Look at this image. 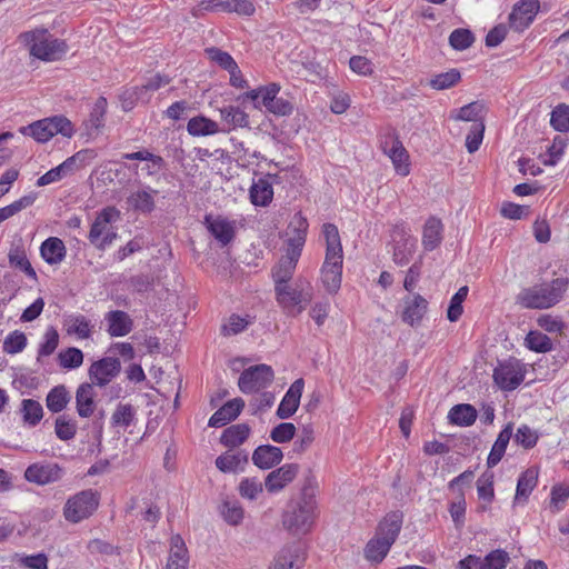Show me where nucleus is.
Segmentation results:
<instances>
[{
    "instance_id": "nucleus-1",
    "label": "nucleus",
    "mask_w": 569,
    "mask_h": 569,
    "mask_svg": "<svg viewBox=\"0 0 569 569\" xmlns=\"http://www.w3.org/2000/svg\"><path fill=\"white\" fill-rule=\"evenodd\" d=\"M322 232L326 239V258L321 269V279L329 293H336L341 286L342 277V247L338 228L332 223H325Z\"/></svg>"
},
{
    "instance_id": "nucleus-2",
    "label": "nucleus",
    "mask_w": 569,
    "mask_h": 569,
    "mask_svg": "<svg viewBox=\"0 0 569 569\" xmlns=\"http://www.w3.org/2000/svg\"><path fill=\"white\" fill-rule=\"evenodd\" d=\"M403 522V515L400 511H392L379 522L376 535L371 538L366 548V559L373 562H381L388 555L391 546L396 542Z\"/></svg>"
},
{
    "instance_id": "nucleus-3",
    "label": "nucleus",
    "mask_w": 569,
    "mask_h": 569,
    "mask_svg": "<svg viewBox=\"0 0 569 569\" xmlns=\"http://www.w3.org/2000/svg\"><path fill=\"white\" fill-rule=\"evenodd\" d=\"M317 501L315 490L305 487L300 500L282 516L283 527L293 535H306L310 531L316 519Z\"/></svg>"
},
{
    "instance_id": "nucleus-4",
    "label": "nucleus",
    "mask_w": 569,
    "mask_h": 569,
    "mask_svg": "<svg viewBox=\"0 0 569 569\" xmlns=\"http://www.w3.org/2000/svg\"><path fill=\"white\" fill-rule=\"evenodd\" d=\"M568 281L563 278L553 279L550 283L523 289L517 300L530 309H547L558 303L566 291Z\"/></svg>"
},
{
    "instance_id": "nucleus-5",
    "label": "nucleus",
    "mask_w": 569,
    "mask_h": 569,
    "mask_svg": "<svg viewBox=\"0 0 569 569\" xmlns=\"http://www.w3.org/2000/svg\"><path fill=\"white\" fill-rule=\"evenodd\" d=\"M23 38L30 47V53L44 61L59 60L68 51V46L63 40L54 38L44 29L27 32Z\"/></svg>"
},
{
    "instance_id": "nucleus-6",
    "label": "nucleus",
    "mask_w": 569,
    "mask_h": 569,
    "mask_svg": "<svg viewBox=\"0 0 569 569\" xmlns=\"http://www.w3.org/2000/svg\"><path fill=\"white\" fill-rule=\"evenodd\" d=\"M19 132L23 136L32 137L37 142L44 143L58 133L71 138L74 130L68 118L64 116H54L21 127Z\"/></svg>"
},
{
    "instance_id": "nucleus-7",
    "label": "nucleus",
    "mask_w": 569,
    "mask_h": 569,
    "mask_svg": "<svg viewBox=\"0 0 569 569\" xmlns=\"http://www.w3.org/2000/svg\"><path fill=\"white\" fill-rule=\"evenodd\" d=\"M120 217V211L116 207L103 208L91 224L89 241L98 249L103 250L110 246L117 238V232L111 227V222Z\"/></svg>"
},
{
    "instance_id": "nucleus-8",
    "label": "nucleus",
    "mask_w": 569,
    "mask_h": 569,
    "mask_svg": "<svg viewBox=\"0 0 569 569\" xmlns=\"http://www.w3.org/2000/svg\"><path fill=\"white\" fill-rule=\"evenodd\" d=\"M278 303L290 315H299L303 311L305 305L312 299L311 289H305L302 284L296 283L291 287L288 283L274 286Z\"/></svg>"
},
{
    "instance_id": "nucleus-9",
    "label": "nucleus",
    "mask_w": 569,
    "mask_h": 569,
    "mask_svg": "<svg viewBox=\"0 0 569 569\" xmlns=\"http://www.w3.org/2000/svg\"><path fill=\"white\" fill-rule=\"evenodd\" d=\"M274 373L268 365H256L244 369L238 380L243 393H254L266 389L273 381Z\"/></svg>"
},
{
    "instance_id": "nucleus-10",
    "label": "nucleus",
    "mask_w": 569,
    "mask_h": 569,
    "mask_svg": "<svg viewBox=\"0 0 569 569\" xmlns=\"http://www.w3.org/2000/svg\"><path fill=\"white\" fill-rule=\"evenodd\" d=\"M526 369L523 363L516 358L500 362L493 370L496 385L506 391L517 389L525 379Z\"/></svg>"
},
{
    "instance_id": "nucleus-11",
    "label": "nucleus",
    "mask_w": 569,
    "mask_h": 569,
    "mask_svg": "<svg viewBox=\"0 0 569 569\" xmlns=\"http://www.w3.org/2000/svg\"><path fill=\"white\" fill-rule=\"evenodd\" d=\"M98 507V498L91 490L81 491L70 498L64 506V517L71 522H79L89 516Z\"/></svg>"
},
{
    "instance_id": "nucleus-12",
    "label": "nucleus",
    "mask_w": 569,
    "mask_h": 569,
    "mask_svg": "<svg viewBox=\"0 0 569 569\" xmlns=\"http://www.w3.org/2000/svg\"><path fill=\"white\" fill-rule=\"evenodd\" d=\"M540 9L539 0H520L509 14V24L515 31L521 32L535 20Z\"/></svg>"
},
{
    "instance_id": "nucleus-13",
    "label": "nucleus",
    "mask_w": 569,
    "mask_h": 569,
    "mask_svg": "<svg viewBox=\"0 0 569 569\" xmlns=\"http://www.w3.org/2000/svg\"><path fill=\"white\" fill-rule=\"evenodd\" d=\"M121 370L119 359L107 357L93 362L89 368V378L92 386L104 387L114 379Z\"/></svg>"
},
{
    "instance_id": "nucleus-14",
    "label": "nucleus",
    "mask_w": 569,
    "mask_h": 569,
    "mask_svg": "<svg viewBox=\"0 0 569 569\" xmlns=\"http://www.w3.org/2000/svg\"><path fill=\"white\" fill-rule=\"evenodd\" d=\"M300 243L301 241L298 239L293 248H287L286 254L281 257L278 264L272 269L274 286L288 283L291 280L301 256Z\"/></svg>"
},
{
    "instance_id": "nucleus-15",
    "label": "nucleus",
    "mask_w": 569,
    "mask_h": 569,
    "mask_svg": "<svg viewBox=\"0 0 569 569\" xmlns=\"http://www.w3.org/2000/svg\"><path fill=\"white\" fill-rule=\"evenodd\" d=\"M62 477V469L58 463H32L24 471V478L29 482L40 486L56 482Z\"/></svg>"
},
{
    "instance_id": "nucleus-16",
    "label": "nucleus",
    "mask_w": 569,
    "mask_h": 569,
    "mask_svg": "<svg viewBox=\"0 0 569 569\" xmlns=\"http://www.w3.org/2000/svg\"><path fill=\"white\" fill-rule=\"evenodd\" d=\"M299 471L297 463H287L271 471L264 480L268 492L276 493L282 490L287 485L293 481Z\"/></svg>"
},
{
    "instance_id": "nucleus-17",
    "label": "nucleus",
    "mask_w": 569,
    "mask_h": 569,
    "mask_svg": "<svg viewBox=\"0 0 569 569\" xmlns=\"http://www.w3.org/2000/svg\"><path fill=\"white\" fill-rule=\"evenodd\" d=\"M383 151L391 159L395 170L400 176H408L410 172L409 154L398 138L386 141Z\"/></svg>"
},
{
    "instance_id": "nucleus-18",
    "label": "nucleus",
    "mask_w": 569,
    "mask_h": 569,
    "mask_svg": "<svg viewBox=\"0 0 569 569\" xmlns=\"http://www.w3.org/2000/svg\"><path fill=\"white\" fill-rule=\"evenodd\" d=\"M302 390L303 380L297 379L290 386L277 409V416L280 419H288L297 411L300 403Z\"/></svg>"
},
{
    "instance_id": "nucleus-19",
    "label": "nucleus",
    "mask_w": 569,
    "mask_h": 569,
    "mask_svg": "<svg viewBox=\"0 0 569 569\" xmlns=\"http://www.w3.org/2000/svg\"><path fill=\"white\" fill-rule=\"evenodd\" d=\"M244 407V401L241 398H234L226 402L219 408L209 419V427L218 428L234 420Z\"/></svg>"
},
{
    "instance_id": "nucleus-20",
    "label": "nucleus",
    "mask_w": 569,
    "mask_h": 569,
    "mask_svg": "<svg viewBox=\"0 0 569 569\" xmlns=\"http://www.w3.org/2000/svg\"><path fill=\"white\" fill-rule=\"evenodd\" d=\"M204 224L207 226L210 233L221 243V246H227L234 238L233 224L224 218H212L211 216H206Z\"/></svg>"
},
{
    "instance_id": "nucleus-21",
    "label": "nucleus",
    "mask_w": 569,
    "mask_h": 569,
    "mask_svg": "<svg viewBox=\"0 0 569 569\" xmlns=\"http://www.w3.org/2000/svg\"><path fill=\"white\" fill-rule=\"evenodd\" d=\"M282 458V450L271 445L259 446L252 453V461L260 469H271L279 465Z\"/></svg>"
},
{
    "instance_id": "nucleus-22",
    "label": "nucleus",
    "mask_w": 569,
    "mask_h": 569,
    "mask_svg": "<svg viewBox=\"0 0 569 569\" xmlns=\"http://www.w3.org/2000/svg\"><path fill=\"white\" fill-rule=\"evenodd\" d=\"M96 392L91 383H81L76 392L77 412L81 418H89L96 409Z\"/></svg>"
},
{
    "instance_id": "nucleus-23",
    "label": "nucleus",
    "mask_w": 569,
    "mask_h": 569,
    "mask_svg": "<svg viewBox=\"0 0 569 569\" xmlns=\"http://www.w3.org/2000/svg\"><path fill=\"white\" fill-rule=\"evenodd\" d=\"M108 322V332L111 337H123L128 335L133 327L129 315L121 310H113L106 315Z\"/></svg>"
},
{
    "instance_id": "nucleus-24",
    "label": "nucleus",
    "mask_w": 569,
    "mask_h": 569,
    "mask_svg": "<svg viewBox=\"0 0 569 569\" xmlns=\"http://www.w3.org/2000/svg\"><path fill=\"white\" fill-rule=\"evenodd\" d=\"M300 549L296 545L284 546L274 557L270 569H299L302 560Z\"/></svg>"
},
{
    "instance_id": "nucleus-25",
    "label": "nucleus",
    "mask_w": 569,
    "mask_h": 569,
    "mask_svg": "<svg viewBox=\"0 0 569 569\" xmlns=\"http://www.w3.org/2000/svg\"><path fill=\"white\" fill-rule=\"evenodd\" d=\"M405 305L402 320L410 326L419 323L427 311L428 301L422 296L416 295L406 299Z\"/></svg>"
},
{
    "instance_id": "nucleus-26",
    "label": "nucleus",
    "mask_w": 569,
    "mask_h": 569,
    "mask_svg": "<svg viewBox=\"0 0 569 569\" xmlns=\"http://www.w3.org/2000/svg\"><path fill=\"white\" fill-rule=\"evenodd\" d=\"M170 82V79L168 77H163L160 74H156L154 77L150 78L146 84L136 88L132 91H126L123 96L128 94L130 99V103L126 102V99L123 100V108L124 110H130L133 104V100H144L148 99L143 98V94L148 91H156L160 89L161 87L168 84Z\"/></svg>"
},
{
    "instance_id": "nucleus-27",
    "label": "nucleus",
    "mask_w": 569,
    "mask_h": 569,
    "mask_svg": "<svg viewBox=\"0 0 569 569\" xmlns=\"http://www.w3.org/2000/svg\"><path fill=\"white\" fill-rule=\"evenodd\" d=\"M248 460V453L244 450L226 452L216 459V467L222 472L242 471Z\"/></svg>"
},
{
    "instance_id": "nucleus-28",
    "label": "nucleus",
    "mask_w": 569,
    "mask_h": 569,
    "mask_svg": "<svg viewBox=\"0 0 569 569\" xmlns=\"http://www.w3.org/2000/svg\"><path fill=\"white\" fill-rule=\"evenodd\" d=\"M187 131L192 137H207L221 132V129L218 122L199 114L188 121Z\"/></svg>"
},
{
    "instance_id": "nucleus-29",
    "label": "nucleus",
    "mask_w": 569,
    "mask_h": 569,
    "mask_svg": "<svg viewBox=\"0 0 569 569\" xmlns=\"http://www.w3.org/2000/svg\"><path fill=\"white\" fill-rule=\"evenodd\" d=\"M158 193L153 189H140L130 193L127 198L129 208L140 211L142 213H149L154 209L153 194Z\"/></svg>"
},
{
    "instance_id": "nucleus-30",
    "label": "nucleus",
    "mask_w": 569,
    "mask_h": 569,
    "mask_svg": "<svg viewBox=\"0 0 569 569\" xmlns=\"http://www.w3.org/2000/svg\"><path fill=\"white\" fill-rule=\"evenodd\" d=\"M66 331L70 336H77L79 339H88L91 336L93 325L83 315H70L63 320Z\"/></svg>"
},
{
    "instance_id": "nucleus-31",
    "label": "nucleus",
    "mask_w": 569,
    "mask_h": 569,
    "mask_svg": "<svg viewBox=\"0 0 569 569\" xmlns=\"http://www.w3.org/2000/svg\"><path fill=\"white\" fill-rule=\"evenodd\" d=\"M41 257L49 264H58L66 257V247L61 239L50 237L40 247Z\"/></svg>"
},
{
    "instance_id": "nucleus-32",
    "label": "nucleus",
    "mask_w": 569,
    "mask_h": 569,
    "mask_svg": "<svg viewBox=\"0 0 569 569\" xmlns=\"http://www.w3.org/2000/svg\"><path fill=\"white\" fill-rule=\"evenodd\" d=\"M188 560V551L183 539L179 535L173 536L166 569H187Z\"/></svg>"
},
{
    "instance_id": "nucleus-33",
    "label": "nucleus",
    "mask_w": 569,
    "mask_h": 569,
    "mask_svg": "<svg viewBox=\"0 0 569 569\" xmlns=\"http://www.w3.org/2000/svg\"><path fill=\"white\" fill-rule=\"evenodd\" d=\"M512 437V425L508 423L498 435L487 459V466L492 468L502 459L507 446Z\"/></svg>"
},
{
    "instance_id": "nucleus-34",
    "label": "nucleus",
    "mask_w": 569,
    "mask_h": 569,
    "mask_svg": "<svg viewBox=\"0 0 569 569\" xmlns=\"http://www.w3.org/2000/svg\"><path fill=\"white\" fill-rule=\"evenodd\" d=\"M220 116L228 126L227 129H221V132H229L236 128H246L249 124V116L239 107L227 106L220 109Z\"/></svg>"
},
{
    "instance_id": "nucleus-35",
    "label": "nucleus",
    "mask_w": 569,
    "mask_h": 569,
    "mask_svg": "<svg viewBox=\"0 0 569 569\" xmlns=\"http://www.w3.org/2000/svg\"><path fill=\"white\" fill-rule=\"evenodd\" d=\"M442 223L439 219L430 217L423 227L422 244L426 250L431 251L436 249L442 239Z\"/></svg>"
},
{
    "instance_id": "nucleus-36",
    "label": "nucleus",
    "mask_w": 569,
    "mask_h": 569,
    "mask_svg": "<svg viewBox=\"0 0 569 569\" xmlns=\"http://www.w3.org/2000/svg\"><path fill=\"white\" fill-rule=\"evenodd\" d=\"M448 419L452 425L469 427L477 419V410L469 403L456 405L450 409Z\"/></svg>"
},
{
    "instance_id": "nucleus-37",
    "label": "nucleus",
    "mask_w": 569,
    "mask_h": 569,
    "mask_svg": "<svg viewBox=\"0 0 569 569\" xmlns=\"http://www.w3.org/2000/svg\"><path fill=\"white\" fill-rule=\"evenodd\" d=\"M250 427L247 423H238L223 430L220 441L224 447L234 448L242 445L249 437Z\"/></svg>"
},
{
    "instance_id": "nucleus-38",
    "label": "nucleus",
    "mask_w": 569,
    "mask_h": 569,
    "mask_svg": "<svg viewBox=\"0 0 569 569\" xmlns=\"http://www.w3.org/2000/svg\"><path fill=\"white\" fill-rule=\"evenodd\" d=\"M8 259L11 267L21 270L31 279H37V273L27 257V252L23 246L12 247L9 250Z\"/></svg>"
},
{
    "instance_id": "nucleus-39",
    "label": "nucleus",
    "mask_w": 569,
    "mask_h": 569,
    "mask_svg": "<svg viewBox=\"0 0 569 569\" xmlns=\"http://www.w3.org/2000/svg\"><path fill=\"white\" fill-rule=\"evenodd\" d=\"M273 197L271 183L266 179H259L250 188V199L254 206L266 207Z\"/></svg>"
},
{
    "instance_id": "nucleus-40",
    "label": "nucleus",
    "mask_w": 569,
    "mask_h": 569,
    "mask_svg": "<svg viewBox=\"0 0 569 569\" xmlns=\"http://www.w3.org/2000/svg\"><path fill=\"white\" fill-rule=\"evenodd\" d=\"M70 399L71 397L66 386L59 385L49 391L47 395L46 405L51 412L58 413L67 407Z\"/></svg>"
},
{
    "instance_id": "nucleus-41",
    "label": "nucleus",
    "mask_w": 569,
    "mask_h": 569,
    "mask_svg": "<svg viewBox=\"0 0 569 569\" xmlns=\"http://www.w3.org/2000/svg\"><path fill=\"white\" fill-rule=\"evenodd\" d=\"M538 475L535 470L528 469L521 473L517 482L515 501L527 500L533 488L537 486Z\"/></svg>"
},
{
    "instance_id": "nucleus-42",
    "label": "nucleus",
    "mask_w": 569,
    "mask_h": 569,
    "mask_svg": "<svg viewBox=\"0 0 569 569\" xmlns=\"http://www.w3.org/2000/svg\"><path fill=\"white\" fill-rule=\"evenodd\" d=\"M137 410L130 403H118L111 416L113 427L128 428L136 419Z\"/></svg>"
},
{
    "instance_id": "nucleus-43",
    "label": "nucleus",
    "mask_w": 569,
    "mask_h": 569,
    "mask_svg": "<svg viewBox=\"0 0 569 569\" xmlns=\"http://www.w3.org/2000/svg\"><path fill=\"white\" fill-rule=\"evenodd\" d=\"M417 240L408 236L402 242H398L393 250V261L398 266L407 264L416 251Z\"/></svg>"
},
{
    "instance_id": "nucleus-44",
    "label": "nucleus",
    "mask_w": 569,
    "mask_h": 569,
    "mask_svg": "<svg viewBox=\"0 0 569 569\" xmlns=\"http://www.w3.org/2000/svg\"><path fill=\"white\" fill-rule=\"evenodd\" d=\"M567 147V139L561 136L555 137L552 143L547 147L546 154H541L540 158L546 166H555L563 154V150Z\"/></svg>"
},
{
    "instance_id": "nucleus-45",
    "label": "nucleus",
    "mask_w": 569,
    "mask_h": 569,
    "mask_svg": "<svg viewBox=\"0 0 569 569\" xmlns=\"http://www.w3.org/2000/svg\"><path fill=\"white\" fill-rule=\"evenodd\" d=\"M461 80V73L457 69H450L447 72L436 74L429 86L435 90H446L456 86Z\"/></svg>"
},
{
    "instance_id": "nucleus-46",
    "label": "nucleus",
    "mask_w": 569,
    "mask_h": 569,
    "mask_svg": "<svg viewBox=\"0 0 569 569\" xmlns=\"http://www.w3.org/2000/svg\"><path fill=\"white\" fill-rule=\"evenodd\" d=\"M289 229H292L295 234L288 240L287 248H293L297 244V240L301 241L299 248L300 252L302 251V247L306 242V233L308 229L307 220L301 216V213H296L292 221L289 224Z\"/></svg>"
},
{
    "instance_id": "nucleus-47",
    "label": "nucleus",
    "mask_w": 569,
    "mask_h": 569,
    "mask_svg": "<svg viewBox=\"0 0 569 569\" xmlns=\"http://www.w3.org/2000/svg\"><path fill=\"white\" fill-rule=\"evenodd\" d=\"M107 99L104 97H99L93 108L90 112L89 119L87 121V127L90 129L99 130L104 126V116L107 113Z\"/></svg>"
},
{
    "instance_id": "nucleus-48",
    "label": "nucleus",
    "mask_w": 569,
    "mask_h": 569,
    "mask_svg": "<svg viewBox=\"0 0 569 569\" xmlns=\"http://www.w3.org/2000/svg\"><path fill=\"white\" fill-rule=\"evenodd\" d=\"M36 199H37V197L34 193H29V194L21 197L18 200L13 201L11 204L1 208L0 209V223L4 220L11 218L12 216L17 214L21 210L32 206L33 202L36 201Z\"/></svg>"
},
{
    "instance_id": "nucleus-49",
    "label": "nucleus",
    "mask_w": 569,
    "mask_h": 569,
    "mask_svg": "<svg viewBox=\"0 0 569 569\" xmlns=\"http://www.w3.org/2000/svg\"><path fill=\"white\" fill-rule=\"evenodd\" d=\"M510 561L509 553L502 549H496L489 552L485 559L480 560V569H505Z\"/></svg>"
},
{
    "instance_id": "nucleus-50",
    "label": "nucleus",
    "mask_w": 569,
    "mask_h": 569,
    "mask_svg": "<svg viewBox=\"0 0 569 569\" xmlns=\"http://www.w3.org/2000/svg\"><path fill=\"white\" fill-rule=\"evenodd\" d=\"M526 346L536 352H548L552 349V342L550 338L536 330H531L526 337Z\"/></svg>"
},
{
    "instance_id": "nucleus-51",
    "label": "nucleus",
    "mask_w": 569,
    "mask_h": 569,
    "mask_svg": "<svg viewBox=\"0 0 569 569\" xmlns=\"http://www.w3.org/2000/svg\"><path fill=\"white\" fill-rule=\"evenodd\" d=\"M475 42V36L469 29H455L449 36L450 46L458 51L468 49Z\"/></svg>"
},
{
    "instance_id": "nucleus-52",
    "label": "nucleus",
    "mask_w": 569,
    "mask_h": 569,
    "mask_svg": "<svg viewBox=\"0 0 569 569\" xmlns=\"http://www.w3.org/2000/svg\"><path fill=\"white\" fill-rule=\"evenodd\" d=\"M59 365L63 369L79 368L83 362V353L80 349L70 347L58 355Z\"/></svg>"
},
{
    "instance_id": "nucleus-53",
    "label": "nucleus",
    "mask_w": 569,
    "mask_h": 569,
    "mask_svg": "<svg viewBox=\"0 0 569 569\" xmlns=\"http://www.w3.org/2000/svg\"><path fill=\"white\" fill-rule=\"evenodd\" d=\"M22 413L24 422L36 426L42 419L43 409L39 401L33 399H24L22 401Z\"/></svg>"
},
{
    "instance_id": "nucleus-54",
    "label": "nucleus",
    "mask_w": 569,
    "mask_h": 569,
    "mask_svg": "<svg viewBox=\"0 0 569 569\" xmlns=\"http://www.w3.org/2000/svg\"><path fill=\"white\" fill-rule=\"evenodd\" d=\"M493 477V472L486 471L477 480L478 497L488 503L495 498Z\"/></svg>"
},
{
    "instance_id": "nucleus-55",
    "label": "nucleus",
    "mask_w": 569,
    "mask_h": 569,
    "mask_svg": "<svg viewBox=\"0 0 569 569\" xmlns=\"http://www.w3.org/2000/svg\"><path fill=\"white\" fill-rule=\"evenodd\" d=\"M550 124L560 132L569 131V106L558 104L551 112Z\"/></svg>"
},
{
    "instance_id": "nucleus-56",
    "label": "nucleus",
    "mask_w": 569,
    "mask_h": 569,
    "mask_svg": "<svg viewBox=\"0 0 569 569\" xmlns=\"http://www.w3.org/2000/svg\"><path fill=\"white\" fill-rule=\"evenodd\" d=\"M468 295V287L463 286L459 288V290L455 293V296L451 298L449 308L447 310V317L451 322L457 321L460 316L462 315V302L467 298Z\"/></svg>"
},
{
    "instance_id": "nucleus-57",
    "label": "nucleus",
    "mask_w": 569,
    "mask_h": 569,
    "mask_svg": "<svg viewBox=\"0 0 569 569\" xmlns=\"http://www.w3.org/2000/svg\"><path fill=\"white\" fill-rule=\"evenodd\" d=\"M27 346V337L21 331H13L3 341V351L9 355L21 352Z\"/></svg>"
},
{
    "instance_id": "nucleus-58",
    "label": "nucleus",
    "mask_w": 569,
    "mask_h": 569,
    "mask_svg": "<svg viewBox=\"0 0 569 569\" xmlns=\"http://www.w3.org/2000/svg\"><path fill=\"white\" fill-rule=\"evenodd\" d=\"M483 110L485 107L481 102L473 101L460 108L455 119L462 121H472L475 123H478L480 122L479 120L481 118V113L483 112Z\"/></svg>"
},
{
    "instance_id": "nucleus-59",
    "label": "nucleus",
    "mask_w": 569,
    "mask_h": 569,
    "mask_svg": "<svg viewBox=\"0 0 569 569\" xmlns=\"http://www.w3.org/2000/svg\"><path fill=\"white\" fill-rule=\"evenodd\" d=\"M54 431L60 440L68 441L76 436L77 425L66 416H60L56 420Z\"/></svg>"
},
{
    "instance_id": "nucleus-60",
    "label": "nucleus",
    "mask_w": 569,
    "mask_h": 569,
    "mask_svg": "<svg viewBox=\"0 0 569 569\" xmlns=\"http://www.w3.org/2000/svg\"><path fill=\"white\" fill-rule=\"evenodd\" d=\"M262 490V482L257 478H243L239 483L240 496L249 500H254Z\"/></svg>"
},
{
    "instance_id": "nucleus-61",
    "label": "nucleus",
    "mask_w": 569,
    "mask_h": 569,
    "mask_svg": "<svg viewBox=\"0 0 569 569\" xmlns=\"http://www.w3.org/2000/svg\"><path fill=\"white\" fill-rule=\"evenodd\" d=\"M296 430L293 423L281 422L271 430L270 438L277 443H286L295 437Z\"/></svg>"
},
{
    "instance_id": "nucleus-62",
    "label": "nucleus",
    "mask_w": 569,
    "mask_h": 569,
    "mask_svg": "<svg viewBox=\"0 0 569 569\" xmlns=\"http://www.w3.org/2000/svg\"><path fill=\"white\" fill-rule=\"evenodd\" d=\"M315 440V430L312 426H303L300 429V432L297 437V439L293 442L292 450L296 453H302L305 452L313 442Z\"/></svg>"
},
{
    "instance_id": "nucleus-63",
    "label": "nucleus",
    "mask_w": 569,
    "mask_h": 569,
    "mask_svg": "<svg viewBox=\"0 0 569 569\" xmlns=\"http://www.w3.org/2000/svg\"><path fill=\"white\" fill-rule=\"evenodd\" d=\"M59 345V333L56 328L49 327L43 336V342L39 347L38 355L41 356H50L54 352Z\"/></svg>"
},
{
    "instance_id": "nucleus-64",
    "label": "nucleus",
    "mask_w": 569,
    "mask_h": 569,
    "mask_svg": "<svg viewBox=\"0 0 569 569\" xmlns=\"http://www.w3.org/2000/svg\"><path fill=\"white\" fill-rule=\"evenodd\" d=\"M485 124L482 121L473 123L466 138V147L469 153L476 152L482 142Z\"/></svg>"
}]
</instances>
